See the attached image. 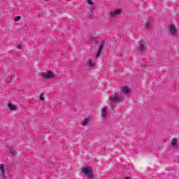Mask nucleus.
I'll return each instance as SVG.
<instances>
[{
  "instance_id": "7",
  "label": "nucleus",
  "mask_w": 179,
  "mask_h": 179,
  "mask_svg": "<svg viewBox=\"0 0 179 179\" xmlns=\"http://www.w3.org/2000/svg\"><path fill=\"white\" fill-rule=\"evenodd\" d=\"M120 13H121V9H117L115 11L110 12V16H112V17H114V16H117V15H120Z\"/></svg>"
},
{
  "instance_id": "13",
  "label": "nucleus",
  "mask_w": 179,
  "mask_h": 179,
  "mask_svg": "<svg viewBox=\"0 0 179 179\" xmlns=\"http://www.w3.org/2000/svg\"><path fill=\"white\" fill-rule=\"evenodd\" d=\"M8 108L11 110H16V106L12 103H8Z\"/></svg>"
},
{
  "instance_id": "8",
  "label": "nucleus",
  "mask_w": 179,
  "mask_h": 179,
  "mask_svg": "<svg viewBox=\"0 0 179 179\" xmlns=\"http://www.w3.org/2000/svg\"><path fill=\"white\" fill-rule=\"evenodd\" d=\"M121 90H122L123 93H125L127 94V93H129V87L124 86L121 87Z\"/></svg>"
},
{
  "instance_id": "18",
  "label": "nucleus",
  "mask_w": 179,
  "mask_h": 179,
  "mask_svg": "<svg viewBox=\"0 0 179 179\" xmlns=\"http://www.w3.org/2000/svg\"><path fill=\"white\" fill-rule=\"evenodd\" d=\"M87 3L89 5H93V1H92V0H87Z\"/></svg>"
},
{
  "instance_id": "3",
  "label": "nucleus",
  "mask_w": 179,
  "mask_h": 179,
  "mask_svg": "<svg viewBox=\"0 0 179 179\" xmlns=\"http://www.w3.org/2000/svg\"><path fill=\"white\" fill-rule=\"evenodd\" d=\"M109 100L113 101V103H120V101H122V99L120 97V94L117 93L115 94L114 96H110Z\"/></svg>"
},
{
  "instance_id": "12",
  "label": "nucleus",
  "mask_w": 179,
  "mask_h": 179,
  "mask_svg": "<svg viewBox=\"0 0 179 179\" xmlns=\"http://www.w3.org/2000/svg\"><path fill=\"white\" fill-rule=\"evenodd\" d=\"M101 115H102V117H107V108H102Z\"/></svg>"
},
{
  "instance_id": "23",
  "label": "nucleus",
  "mask_w": 179,
  "mask_h": 179,
  "mask_svg": "<svg viewBox=\"0 0 179 179\" xmlns=\"http://www.w3.org/2000/svg\"><path fill=\"white\" fill-rule=\"evenodd\" d=\"M45 1H48V0H45Z\"/></svg>"
},
{
  "instance_id": "22",
  "label": "nucleus",
  "mask_w": 179,
  "mask_h": 179,
  "mask_svg": "<svg viewBox=\"0 0 179 179\" xmlns=\"http://www.w3.org/2000/svg\"><path fill=\"white\" fill-rule=\"evenodd\" d=\"M41 100H42V101H44V98L43 97V94L41 95Z\"/></svg>"
},
{
  "instance_id": "9",
  "label": "nucleus",
  "mask_w": 179,
  "mask_h": 179,
  "mask_svg": "<svg viewBox=\"0 0 179 179\" xmlns=\"http://www.w3.org/2000/svg\"><path fill=\"white\" fill-rule=\"evenodd\" d=\"M101 51H103V45H100L98 50V52L96 53V58H99V57H100V55H101Z\"/></svg>"
},
{
  "instance_id": "2",
  "label": "nucleus",
  "mask_w": 179,
  "mask_h": 179,
  "mask_svg": "<svg viewBox=\"0 0 179 179\" xmlns=\"http://www.w3.org/2000/svg\"><path fill=\"white\" fill-rule=\"evenodd\" d=\"M92 168L90 167H85L83 169V173L85 174V176H88L90 178H94V175H93V173H92Z\"/></svg>"
},
{
  "instance_id": "4",
  "label": "nucleus",
  "mask_w": 179,
  "mask_h": 179,
  "mask_svg": "<svg viewBox=\"0 0 179 179\" xmlns=\"http://www.w3.org/2000/svg\"><path fill=\"white\" fill-rule=\"evenodd\" d=\"M54 73L51 71H48L47 73H42V78H44L45 79H51L54 78Z\"/></svg>"
},
{
  "instance_id": "10",
  "label": "nucleus",
  "mask_w": 179,
  "mask_h": 179,
  "mask_svg": "<svg viewBox=\"0 0 179 179\" xmlns=\"http://www.w3.org/2000/svg\"><path fill=\"white\" fill-rule=\"evenodd\" d=\"M171 145L173 146V148H176V146H177V138H172Z\"/></svg>"
},
{
  "instance_id": "5",
  "label": "nucleus",
  "mask_w": 179,
  "mask_h": 179,
  "mask_svg": "<svg viewBox=\"0 0 179 179\" xmlns=\"http://www.w3.org/2000/svg\"><path fill=\"white\" fill-rule=\"evenodd\" d=\"M169 30L171 31V34L172 36H176L177 34V29L176 28V27H174V25L171 24L169 27Z\"/></svg>"
},
{
  "instance_id": "16",
  "label": "nucleus",
  "mask_w": 179,
  "mask_h": 179,
  "mask_svg": "<svg viewBox=\"0 0 179 179\" xmlns=\"http://www.w3.org/2000/svg\"><path fill=\"white\" fill-rule=\"evenodd\" d=\"M22 19L21 16H17L15 17V22H19Z\"/></svg>"
},
{
  "instance_id": "14",
  "label": "nucleus",
  "mask_w": 179,
  "mask_h": 179,
  "mask_svg": "<svg viewBox=\"0 0 179 179\" xmlns=\"http://www.w3.org/2000/svg\"><path fill=\"white\" fill-rule=\"evenodd\" d=\"M90 122V118H86L83 122V125H87Z\"/></svg>"
},
{
  "instance_id": "20",
  "label": "nucleus",
  "mask_w": 179,
  "mask_h": 179,
  "mask_svg": "<svg viewBox=\"0 0 179 179\" xmlns=\"http://www.w3.org/2000/svg\"><path fill=\"white\" fill-rule=\"evenodd\" d=\"M145 27H146L147 29H150V27L149 26V24H146Z\"/></svg>"
},
{
  "instance_id": "6",
  "label": "nucleus",
  "mask_w": 179,
  "mask_h": 179,
  "mask_svg": "<svg viewBox=\"0 0 179 179\" xmlns=\"http://www.w3.org/2000/svg\"><path fill=\"white\" fill-rule=\"evenodd\" d=\"M0 171H1V176L2 179H6V176H5V166L3 164H0Z\"/></svg>"
},
{
  "instance_id": "15",
  "label": "nucleus",
  "mask_w": 179,
  "mask_h": 179,
  "mask_svg": "<svg viewBox=\"0 0 179 179\" xmlns=\"http://www.w3.org/2000/svg\"><path fill=\"white\" fill-rule=\"evenodd\" d=\"M88 66H90V68H93V66H94V64L92 62V60L88 61Z\"/></svg>"
},
{
  "instance_id": "1",
  "label": "nucleus",
  "mask_w": 179,
  "mask_h": 179,
  "mask_svg": "<svg viewBox=\"0 0 179 179\" xmlns=\"http://www.w3.org/2000/svg\"><path fill=\"white\" fill-rule=\"evenodd\" d=\"M91 41L93 44H95V45H104L106 44H108V41H101L97 37H91Z\"/></svg>"
},
{
  "instance_id": "21",
  "label": "nucleus",
  "mask_w": 179,
  "mask_h": 179,
  "mask_svg": "<svg viewBox=\"0 0 179 179\" xmlns=\"http://www.w3.org/2000/svg\"><path fill=\"white\" fill-rule=\"evenodd\" d=\"M17 48L18 50H22V45H17Z\"/></svg>"
},
{
  "instance_id": "11",
  "label": "nucleus",
  "mask_w": 179,
  "mask_h": 179,
  "mask_svg": "<svg viewBox=\"0 0 179 179\" xmlns=\"http://www.w3.org/2000/svg\"><path fill=\"white\" fill-rule=\"evenodd\" d=\"M8 150L13 155V156H16V152H15V150L12 147H8Z\"/></svg>"
},
{
  "instance_id": "17",
  "label": "nucleus",
  "mask_w": 179,
  "mask_h": 179,
  "mask_svg": "<svg viewBox=\"0 0 179 179\" xmlns=\"http://www.w3.org/2000/svg\"><path fill=\"white\" fill-rule=\"evenodd\" d=\"M145 50H146V48L145 47V45H141L140 46V51H145Z\"/></svg>"
},
{
  "instance_id": "19",
  "label": "nucleus",
  "mask_w": 179,
  "mask_h": 179,
  "mask_svg": "<svg viewBox=\"0 0 179 179\" xmlns=\"http://www.w3.org/2000/svg\"><path fill=\"white\" fill-rule=\"evenodd\" d=\"M145 43L144 42V41H142L141 42H140V45H145Z\"/></svg>"
}]
</instances>
